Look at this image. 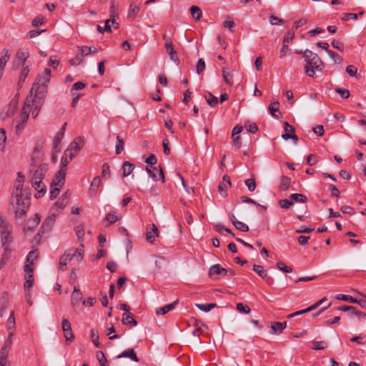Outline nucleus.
<instances>
[{
    "label": "nucleus",
    "instance_id": "1",
    "mask_svg": "<svg viewBox=\"0 0 366 366\" xmlns=\"http://www.w3.org/2000/svg\"><path fill=\"white\" fill-rule=\"evenodd\" d=\"M303 58L307 62V65L305 66V71L309 76H315V69L317 71H322L323 63L317 54L306 49L303 51Z\"/></svg>",
    "mask_w": 366,
    "mask_h": 366
},
{
    "label": "nucleus",
    "instance_id": "2",
    "mask_svg": "<svg viewBox=\"0 0 366 366\" xmlns=\"http://www.w3.org/2000/svg\"><path fill=\"white\" fill-rule=\"evenodd\" d=\"M47 169L46 164H40L32 174L31 185L37 191L35 194L36 198H39L46 193V186L42 183V180L45 177Z\"/></svg>",
    "mask_w": 366,
    "mask_h": 366
},
{
    "label": "nucleus",
    "instance_id": "3",
    "mask_svg": "<svg viewBox=\"0 0 366 366\" xmlns=\"http://www.w3.org/2000/svg\"><path fill=\"white\" fill-rule=\"evenodd\" d=\"M49 77H41L38 76L36 80L33 84L30 91V95L34 99L44 100L47 94V84L49 82Z\"/></svg>",
    "mask_w": 366,
    "mask_h": 366
},
{
    "label": "nucleus",
    "instance_id": "4",
    "mask_svg": "<svg viewBox=\"0 0 366 366\" xmlns=\"http://www.w3.org/2000/svg\"><path fill=\"white\" fill-rule=\"evenodd\" d=\"M19 195V197L11 196V204L16 207L15 215L16 218H24L30 205V197L28 194Z\"/></svg>",
    "mask_w": 366,
    "mask_h": 366
},
{
    "label": "nucleus",
    "instance_id": "5",
    "mask_svg": "<svg viewBox=\"0 0 366 366\" xmlns=\"http://www.w3.org/2000/svg\"><path fill=\"white\" fill-rule=\"evenodd\" d=\"M84 257L83 244H81L74 251L69 250L68 252L63 254L59 259V269L65 270L68 262L72 259H75L77 262H81Z\"/></svg>",
    "mask_w": 366,
    "mask_h": 366
},
{
    "label": "nucleus",
    "instance_id": "6",
    "mask_svg": "<svg viewBox=\"0 0 366 366\" xmlns=\"http://www.w3.org/2000/svg\"><path fill=\"white\" fill-rule=\"evenodd\" d=\"M31 100L30 99H26L24 104L22 107L19 117H16L15 121L16 122V133L19 135L24 130V127L29 119V114L31 113V108L30 107L29 102Z\"/></svg>",
    "mask_w": 366,
    "mask_h": 366
},
{
    "label": "nucleus",
    "instance_id": "7",
    "mask_svg": "<svg viewBox=\"0 0 366 366\" xmlns=\"http://www.w3.org/2000/svg\"><path fill=\"white\" fill-rule=\"evenodd\" d=\"M1 246L11 245L13 242L11 227L2 218L0 219Z\"/></svg>",
    "mask_w": 366,
    "mask_h": 366
},
{
    "label": "nucleus",
    "instance_id": "8",
    "mask_svg": "<svg viewBox=\"0 0 366 366\" xmlns=\"http://www.w3.org/2000/svg\"><path fill=\"white\" fill-rule=\"evenodd\" d=\"M29 56V53L26 49H19L13 61V69H18L21 66L26 65V60Z\"/></svg>",
    "mask_w": 366,
    "mask_h": 366
},
{
    "label": "nucleus",
    "instance_id": "9",
    "mask_svg": "<svg viewBox=\"0 0 366 366\" xmlns=\"http://www.w3.org/2000/svg\"><path fill=\"white\" fill-rule=\"evenodd\" d=\"M12 332H10L8 338L4 342V346L0 350V366H6L7 362L8 355L12 344L11 337Z\"/></svg>",
    "mask_w": 366,
    "mask_h": 366
},
{
    "label": "nucleus",
    "instance_id": "10",
    "mask_svg": "<svg viewBox=\"0 0 366 366\" xmlns=\"http://www.w3.org/2000/svg\"><path fill=\"white\" fill-rule=\"evenodd\" d=\"M146 170L154 181L162 180L163 182H164V175L162 167H157L155 165L151 167V165L148 164Z\"/></svg>",
    "mask_w": 366,
    "mask_h": 366
},
{
    "label": "nucleus",
    "instance_id": "11",
    "mask_svg": "<svg viewBox=\"0 0 366 366\" xmlns=\"http://www.w3.org/2000/svg\"><path fill=\"white\" fill-rule=\"evenodd\" d=\"M146 170L154 181L162 180L163 182H164V175L162 167H157L155 165L151 167V165L148 164Z\"/></svg>",
    "mask_w": 366,
    "mask_h": 366
},
{
    "label": "nucleus",
    "instance_id": "12",
    "mask_svg": "<svg viewBox=\"0 0 366 366\" xmlns=\"http://www.w3.org/2000/svg\"><path fill=\"white\" fill-rule=\"evenodd\" d=\"M24 182V175L21 172H18L17 178L14 182V189L11 196L19 197V195H24V193L26 192V189L23 191Z\"/></svg>",
    "mask_w": 366,
    "mask_h": 366
},
{
    "label": "nucleus",
    "instance_id": "13",
    "mask_svg": "<svg viewBox=\"0 0 366 366\" xmlns=\"http://www.w3.org/2000/svg\"><path fill=\"white\" fill-rule=\"evenodd\" d=\"M55 220H56L55 214H52L48 216L44 221V222L41 227V230L38 233V235L40 236V235H43L44 233H49L51 230V229L54 224Z\"/></svg>",
    "mask_w": 366,
    "mask_h": 366
},
{
    "label": "nucleus",
    "instance_id": "14",
    "mask_svg": "<svg viewBox=\"0 0 366 366\" xmlns=\"http://www.w3.org/2000/svg\"><path fill=\"white\" fill-rule=\"evenodd\" d=\"M61 327L64 332V335L66 339V342H72L74 339V335L72 332L71 323L67 318H63L61 322Z\"/></svg>",
    "mask_w": 366,
    "mask_h": 366
},
{
    "label": "nucleus",
    "instance_id": "15",
    "mask_svg": "<svg viewBox=\"0 0 366 366\" xmlns=\"http://www.w3.org/2000/svg\"><path fill=\"white\" fill-rule=\"evenodd\" d=\"M66 124V123H64L61 129L57 132V134L54 137L53 141V150H54L55 152H60V144L64 135Z\"/></svg>",
    "mask_w": 366,
    "mask_h": 366
},
{
    "label": "nucleus",
    "instance_id": "16",
    "mask_svg": "<svg viewBox=\"0 0 366 366\" xmlns=\"http://www.w3.org/2000/svg\"><path fill=\"white\" fill-rule=\"evenodd\" d=\"M26 99H30L31 101L29 102L30 107L31 108V112L33 118H36L39 113V111L43 104V100L34 99L31 96H28Z\"/></svg>",
    "mask_w": 366,
    "mask_h": 366
},
{
    "label": "nucleus",
    "instance_id": "17",
    "mask_svg": "<svg viewBox=\"0 0 366 366\" xmlns=\"http://www.w3.org/2000/svg\"><path fill=\"white\" fill-rule=\"evenodd\" d=\"M253 270L257 272L259 277L263 278L267 285H272L274 283L273 278L268 275L267 270H265L262 265L254 264L253 265Z\"/></svg>",
    "mask_w": 366,
    "mask_h": 366
},
{
    "label": "nucleus",
    "instance_id": "18",
    "mask_svg": "<svg viewBox=\"0 0 366 366\" xmlns=\"http://www.w3.org/2000/svg\"><path fill=\"white\" fill-rule=\"evenodd\" d=\"M31 64H26L24 66H21V71L19 76V81L17 87L18 89H21L23 86V84L31 70Z\"/></svg>",
    "mask_w": 366,
    "mask_h": 366
},
{
    "label": "nucleus",
    "instance_id": "19",
    "mask_svg": "<svg viewBox=\"0 0 366 366\" xmlns=\"http://www.w3.org/2000/svg\"><path fill=\"white\" fill-rule=\"evenodd\" d=\"M66 172L64 169H59L51 182V187H62L65 182Z\"/></svg>",
    "mask_w": 366,
    "mask_h": 366
},
{
    "label": "nucleus",
    "instance_id": "20",
    "mask_svg": "<svg viewBox=\"0 0 366 366\" xmlns=\"http://www.w3.org/2000/svg\"><path fill=\"white\" fill-rule=\"evenodd\" d=\"M227 273L228 271L225 268L222 267L219 264H217L210 267L209 274L210 277L217 275L218 277H222L226 276Z\"/></svg>",
    "mask_w": 366,
    "mask_h": 366
},
{
    "label": "nucleus",
    "instance_id": "21",
    "mask_svg": "<svg viewBox=\"0 0 366 366\" xmlns=\"http://www.w3.org/2000/svg\"><path fill=\"white\" fill-rule=\"evenodd\" d=\"M159 236V230L155 224L151 225L150 229L147 228L146 239L147 240L152 244L155 241L156 237Z\"/></svg>",
    "mask_w": 366,
    "mask_h": 366
},
{
    "label": "nucleus",
    "instance_id": "22",
    "mask_svg": "<svg viewBox=\"0 0 366 366\" xmlns=\"http://www.w3.org/2000/svg\"><path fill=\"white\" fill-rule=\"evenodd\" d=\"M84 144V141L81 137L76 138L68 147L66 152H69V150L78 153Z\"/></svg>",
    "mask_w": 366,
    "mask_h": 366
},
{
    "label": "nucleus",
    "instance_id": "23",
    "mask_svg": "<svg viewBox=\"0 0 366 366\" xmlns=\"http://www.w3.org/2000/svg\"><path fill=\"white\" fill-rule=\"evenodd\" d=\"M3 249V253L0 259V267H3L8 262L10 255L12 252V249L11 248V245L1 246Z\"/></svg>",
    "mask_w": 366,
    "mask_h": 366
},
{
    "label": "nucleus",
    "instance_id": "24",
    "mask_svg": "<svg viewBox=\"0 0 366 366\" xmlns=\"http://www.w3.org/2000/svg\"><path fill=\"white\" fill-rule=\"evenodd\" d=\"M41 222V216L36 214L33 219L29 220L26 226L24 228L25 231L33 232L34 229L39 225Z\"/></svg>",
    "mask_w": 366,
    "mask_h": 366
},
{
    "label": "nucleus",
    "instance_id": "25",
    "mask_svg": "<svg viewBox=\"0 0 366 366\" xmlns=\"http://www.w3.org/2000/svg\"><path fill=\"white\" fill-rule=\"evenodd\" d=\"M101 184V179L99 177H96L93 179L90 188H89V194L92 196L97 195L98 192V188Z\"/></svg>",
    "mask_w": 366,
    "mask_h": 366
},
{
    "label": "nucleus",
    "instance_id": "26",
    "mask_svg": "<svg viewBox=\"0 0 366 366\" xmlns=\"http://www.w3.org/2000/svg\"><path fill=\"white\" fill-rule=\"evenodd\" d=\"M8 293L4 292L0 299V317H3L8 307Z\"/></svg>",
    "mask_w": 366,
    "mask_h": 366
},
{
    "label": "nucleus",
    "instance_id": "27",
    "mask_svg": "<svg viewBox=\"0 0 366 366\" xmlns=\"http://www.w3.org/2000/svg\"><path fill=\"white\" fill-rule=\"evenodd\" d=\"M83 295L81 292L79 288L77 286L74 287V290L71 294V304L74 305L76 303L79 302L82 300Z\"/></svg>",
    "mask_w": 366,
    "mask_h": 366
},
{
    "label": "nucleus",
    "instance_id": "28",
    "mask_svg": "<svg viewBox=\"0 0 366 366\" xmlns=\"http://www.w3.org/2000/svg\"><path fill=\"white\" fill-rule=\"evenodd\" d=\"M122 357H128L134 362H139V358L137 357L134 350L133 349H129L124 351L122 354L117 356V358Z\"/></svg>",
    "mask_w": 366,
    "mask_h": 366
},
{
    "label": "nucleus",
    "instance_id": "29",
    "mask_svg": "<svg viewBox=\"0 0 366 366\" xmlns=\"http://www.w3.org/2000/svg\"><path fill=\"white\" fill-rule=\"evenodd\" d=\"M164 47L170 57V59L176 63L179 62V59L178 58L177 51L174 49L173 44H170L169 46H165Z\"/></svg>",
    "mask_w": 366,
    "mask_h": 366
},
{
    "label": "nucleus",
    "instance_id": "30",
    "mask_svg": "<svg viewBox=\"0 0 366 366\" xmlns=\"http://www.w3.org/2000/svg\"><path fill=\"white\" fill-rule=\"evenodd\" d=\"M222 75L224 81L229 86H232L234 84L233 81V74L227 69V68H222Z\"/></svg>",
    "mask_w": 366,
    "mask_h": 366
},
{
    "label": "nucleus",
    "instance_id": "31",
    "mask_svg": "<svg viewBox=\"0 0 366 366\" xmlns=\"http://www.w3.org/2000/svg\"><path fill=\"white\" fill-rule=\"evenodd\" d=\"M18 102L16 100H12L6 108L5 114L6 117H10L14 115L16 109H17Z\"/></svg>",
    "mask_w": 366,
    "mask_h": 366
},
{
    "label": "nucleus",
    "instance_id": "32",
    "mask_svg": "<svg viewBox=\"0 0 366 366\" xmlns=\"http://www.w3.org/2000/svg\"><path fill=\"white\" fill-rule=\"evenodd\" d=\"M287 327V322H271V328L272 330V334L276 332L277 331H280L282 332L284 329Z\"/></svg>",
    "mask_w": 366,
    "mask_h": 366
},
{
    "label": "nucleus",
    "instance_id": "33",
    "mask_svg": "<svg viewBox=\"0 0 366 366\" xmlns=\"http://www.w3.org/2000/svg\"><path fill=\"white\" fill-rule=\"evenodd\" d=\"M134 165L129 162H125L122 165L123 177L129 176L134 170Z\"/></svg>",
    "mask_w": 366,
    "mask_h": 366
},
{
    "label": "nucleus",
    "instance_id": "34",
    "mask_svg": "<svg viewBox=\"0 0 366 366\" xmlns=\"http://www.w3.org/2000/svg\"><path fill=\"white\" fill-rule=\"evenodd\" d=\"M122 323L124 325H132V326H136L137 325V322L134 319L132 315L130 313H124L123 315Z\"/></svg>",
    "mask_w": 366,
    "mask_h": 366
},
{
    "label": "nucleus",
    "instance_id": "35",
    "mask_svg": "<svg viewBox=\"0 0 366 366\" xmlns=\"http://www.w3.org/2000/svg\"><path fill=\"white\" fill-rule=\"evenodd\" d=\"M81 51V56H86L90 54L96 53L97 51V49L95 46H84L79 48Z\"/></svg>",
    "mask_w": 366,
    "mask_h": 366
},
{
    "label": "nucleus",
    "instance_id": "36",
    "mask_svg": "<svg viewBox=\"0 0 366 366\" xmlns=\"http://www.w3.org/2000/svg\"><path fill=\"white\" fill-rule=\"evenodd\" d=\"M291 184V179L290 177L286 176H282L280 180V189L282 191H286L290 187Z\"/></svg>",
    "mask_w": 366,
    "mask_h": 366
},
{
    "label": "nucleus",
    "instance_id": "37",
    "mask_svg": "<svg viewBox=\"0 0 366 366\" xmlns=\"http://www.w3.org/2000/svg\"><path fill=\"white\" fill-rule=\"evenodd\" d=\"M190 11H191L192 17L195 20H199L200 18L202 17V12L201 11V9H199V7H198L197 6H192L190 8Z\"/></svg>",
    "mask_w": 366,
    "mask_h": 366
},
{
    "label": "nucleus",
    "instance_id": "38",
    "mask_svg": "<svg viewBox=\"0 0 366 366\" xmlns=\"http://www.w3.org/2000/svg\"><path fill=\"white\" fill-rule=\"evenodd\" d=\"M204 97L207 104L212 107H215L218 104L217 97L212 95L210 92H209L207 95H205Z\"/></svg>",
    "mask_w": 366,
    "mask_h": 366
},
{
    "label": "nucleus",
    "instance_id": "39",
    "mask_svg": "<svg viewBox=\"0 0 366 366\" xmlns=\"http://www.w3.org/2000/svg\"><path fill=\"white\" fill-rule=\"evenodd\" d=\"M290 199L292 201H295L296 202L305 203L307 202V197L302 194H292L290 195Z\"/></svg>",
    "mask_w": 366,
    "mask_h": 366
},
{
    "label": "nucleus",
    "instance_id": "40",
    "mask_svg": "<svg viewBox=\"0 0 366 366\" xmlns=\"http://www.w3.org/2000/svg\"><path fill=\"white\" fill-rule=\"evenodd\" d=\"M117 142L115 147V152L117 154H119L124 150V139L120 136L117 137Z\"/></svg>",
    "mask_w": 366,
    "mask_h": 366
},
{
    "label": "nucleus",
    "instance_id": "41",
    "mask_svg": "<svg viewBox=\"0 0 366 366\" xmlns=\"http://www.w3.org/2000/svg\"><path fill=\"white\" fill-rule=\"evenodd\" d=\"M177 304V302L175 301L171 304H169L167 305H165L164 307H162L159 311H157V314H162V315H165L167 314L168 312H169L170 310H173L174 308V307L176 306V305Z\"/></svg>",
    "mask_w": 366,
    "mask_h": 366
},
{
    "label": "nucleus",
    "instance_id": "42",
    "mask_svg": "<svg viewBox=\"0 0 366 366\" xmlns=\"http://www.w3.org/2000/svg\"><path fill=\"white\" fill-rule=\"evenodd\" d=\"M67 204L68 202L65 201V197H60L56 202L53 209L62 210Z\"/></svg>",
    "mask_w": 366,
    "mask_h": 366
},
{
    "label": "nucleus",
    "instance_id": "43",
    "mask_svg": "<svg viewBox=\"0 0 366 366\" xmlns=\"http://www.w3.org/2000/svg\"><path fill=\"white\" fill-rule=\"evenodd\" d=\"M39 257V252L37 249L31 250L27 255L26 261L31 264H34V261Z\"/></svg>",
    "mask_w": 366,
    "mask_h": 366
},
{
    "label": "nucleus",
    "instance_id": "44",
    "mask_svg": "<svg viewBox=\"0 0 366 366\" xmlns=\"http://www.w3.org/2000/svg\"><path fill=\"white\" fill-rule=\"evenodd\" d=\"M90 336H91V338L92 340V342L94 344V345L97 347H100V344L99 342V333L98 332L94 330V329H92L91 331H90Z\"/></svg>",
    "mask_w": 366,
    "mask_h": 366
},
{
    "label": "nucleus",
    "instance_id": "45",
    "mask_svg": "<svg viewBox=\"0 0 366 366\" xmlns=\"http://www.w3.org/2000/svg\"><path fill=\"white\" fill-rule=\"evenodd\" d=\"M336 299L339 300H343L348 302L350 303H355L356 302V298L352 297L350 295L339 294L336 296Z\"/></svg>",
    "mask_w": 366,
    "mask_h": 366
},
{
    "label": "nucleus",
    "instance_id": "46",
    "mask_svg": "<svg viewBox=\"0 0 366 366\" xmlns=\"http://www.w3.org/2000/svg\"><path fill=\"white\" fill-rule=\"evenodd\" d=\"M119 217L116 214L115 212H109L105 217V220L108 222L109 224L115 223L119 220Z\"/></svg>",
    "mask_w": 366,
    "mask_h": 366
},
{
    "label": "nucleus",
    "instance_id": "47",
    "mask_svg": "<svg viewBox=\"0 0 366 366\" xmlns=\"http://www.w3.org/2000/svg\"><path fill=\"white\" fill-rule=\"evenodd\" d=\"M312 345V349L315 350H324L327 346V343L325 341H315Z\"/></svg>",
    "mask_w": 366,
    "mask_h": 366
},
{
    "label": "nucleus",
    "instance_id": "48",
    "mask_svg": "<svg viewBox=\"0 0 366 366\" xmlns=\"http://www.w3.org/2000/svg\"><path fill=\"white\" fill-rule=\"evenodd\" d=\"M229 187L227 183L225 182H220L218 186V190L220 194V195L223 197H225L227 196V189Z\"/></svg>",
    "mask_w": 366,
    "mask_h": 366
},
{
    "label": "nucleus",
    "instance_id": "49",
    "mask_svg": "<svg viewBox=\"0 0 366 366\" xmlns=\"http://www.w3.org/2000/svg\"><path fill=\"white\" fill-rule=\"evenodd\" d=\"M69 159H68V152H64V155L61 157V168L60 169H64V172H66V167L69 162Z\"/></svg>",
    "mask_w": 366,
    "mask_h": 366
},
{
    "label": "nucleus",
    "instance_id": "50",
    "mask_svg": "<svg viewBox=\"0 0 366 366\" xmlns=\"http://www.w3.org/2000/svg\"><path fill=\"white\" fill-rule=\"evenodd\" d=\"M97 357L99 362L101 366H109L108 362L103 352L98 351L97 352Z\"/></svg>",
    "mask_w": 366,
    "mask_h": 366
},
{
    "label": "nucleus",
    "instance_id": "51",
    "mask_svg": "<svg viewBox=\"0 0 366 366\" xmlns=\"http://www.w3.org/2000/svg\"><path fill=\"white\" fill-rule=\"evenodd\" d=\"M15 317H14V312L12 311L10 314V316L7 320L6 327L9 330H13L15 328Z\"/></svg>",
    "mask_w": 366,
    "mask_h": 366
},
{
    "label": "nucleus",
    "instance_id": "52",
    "mask_svg": "<svg viewBox=\"0 0 366 366\" xmlns=\"http://www.w3.org/2000/svg\"><path fill=\"white\" fill-rule=\"evenodd\" d=\"M279 105L280 104L278 102H274L269 106V111L274 117H277V116L275 114V112L279 111Z\"/></svg>",
    "mask_w": 366,
    "mask_h": 366
},
{
    "label": "nucleus",
    "instance_id": "53",
    "mask_svg": "<svg viewBox=\"0 0 366 366\" xmlns=\"http://www.w3.org/2000/svg\"><path fill=\"white\" fill-rule=\"evenodd\" d=\"M234 226L237 229L241 232H245L249 231V227L242 222L237 221L236 222H234Z\"/></svg>",
    "mask_w": 366,
    "mask_h": 366
},
{
    "label": "nucleus",
    "instance_id": "54",
    "mask_svg": "<svg viewBox=\"0 0 366 366\" xmlns=\"http://www.w3.org/2000/svg\"><path fill=\"white\" fill-rule=\"evenodd\" d=\"M244 184L247 186V189L250 192L254 191L256 188V183L254 178H249L244 181Z\"/></svg>",
    "mask_w": 366,
    "mask_h": 366
},
{
    "label": "nucleus",
    "instance_id": "55",
    "mask_svg": "<svg viewBox=\"0 0 366 366\" xmlns=\"http://www.w3.org/2000/svg\"><path fill=\"white\" fill-rule=\"evenodd\" d=\"M335 91L345 99H348L350 97V91L348 89L337 87L335 89Z\"/></svg>",
    "mask_w": 366,
    "mask_h": 366
},
{
    "label": "nucleus",
    "instance_id": "56",
    "mask_svg": "<svg viewBox=\"0 0 366 366\" xmlns=\"http://www.w3.org/2000/svg\"><path fill=\"white\" fill-rule=\"evenodd\" d=\"M26 282L24 283V290H29L34 285L33 275H25Z\"/></svg>",
    "mask_w": 366,
    "mask_h": 366
},
{
    "label": "nucleus",
    "instance_id": "57",
    "mask_svg": "<svg viewBox=\"0 0 366 366\" xmlns=\"http://www.w3.org/2000/svg\"><path fill=\"white\" fill-rule=\"evenodd\" d=\"M245 128L247 130V132L251 133H256L258 130V127L255 123L252 122H246L245 123Z\"/></svg>",
    "mask_w": 366,
    "mask_h": 366
},
{
    "label": "nucleus",
    "instance_id": "58",
    "mask_svg": "<svg viewBox=\"0 0 366 366\" xmlns=\"http://www.w3.org/2000/svg\"><path fill=\"white\" fill-rule=\"evenodd\" d=\"M329 56L334 60V61L337 64H341L342 61V58L334 51H328Z\"/></svg>",
    "mask_w": 366,
    "mask_h": 366
},
{
    "label": "nucleus",
    "instance_id": "59",
    "mask_svg": "<svg viewBox=\"0 0 366 366\" xmlns=\"http://www.w3.org/2000/svg\"><path fill=\"white\" fill-rule=\"evenodd\" d=\"M277 267L280 270H281L285 273H291L293 270L292 267L285 265V264L282 262H278L277 263Z\"/></svg>",
    "mask_w": 366,
    "mask_h": 366
},
{
    "label": "nucleus",
    "instance_id": "60",
    "mask_svg": "<svg viewBox=\"0 0 366 366\" xmlns=\"http://www.w3.org/2000/svg\"><path fill=\"white\" fill-rule=\"evenodd\" d=\"M269 23L272 24V25H282L284 24L285 23V21L277 16H269Z\"/></svg>",
    "mask_w": 366,
    "mask_h": 366
},
{
    "label": "nucleus",
    "instance_id": "61",
    "mask_svg": "<svg viewBox=\"0 0 366 366\" xmlns=\"http://www.w3.org/2000/svg\"><path fill=\"white\" fill-rule=\"evenodd\" d=\"M294 204L293 201L289 199H281L279 201V205L284 209H289Z\"/></svg>",
    "mask_w": 366,
    "mask_h": 366
},
{
    "label": "nucleus",
    "instance_id": "62",
    "mask_svg": "<svg viewBox=\"0 0 366 366\" xmlns=\"http://www.w3.org/2000/svg\"><path fill=\"white\" fill-rule=\"evenodd\" d=\"M237 310L240 312L245 314H249L251 311L249 306L244 305L243 303H238L237 305Z\"/></svg>",
    "mask_w": 366,
    "mask_h": 366
},
{
    "label": "nucleus",
    "instance_id": "63",
    "mask_svg": "<svg viewBox=\"0 0 366 366\" xmlns=\"http://www.w3.org/2000/svg\"><path fill=\"white\" fill-rule=\"evenodd\" d=\"M102 177L103 178H108L110 175L109 165L108 163L102 164Z\"/></svg>",
    "mask_w": 366,
    "mask_h": 366
},
{
    "label": "nucleus",
    "instance_id": "64",
    "mask_svg": "<svg viewBox=\"0 0 366 366\" xmlns=\"http://www.w3.org/2000/svg\"><path fill=\"white\" fill-rule=\"evenodd\" d=\"M205 69V62L202 59H199L196 65V71L199 74Z\"/></svg>",
    "mask_w": 366,
    "mask_h": 366
}]
</instances>
